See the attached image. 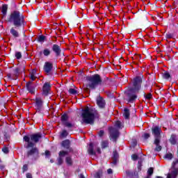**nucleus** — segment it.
I'll use <instances>...</instances> for the list:
<instances>
[{"instance_id": "1", "label": "nucleus", "mask_w": 178, "mask_h": 178, "mask_svg": "<svg viewBox=\"0 0 178 178\" xmlns=\"http://www.w3.org/2000/svg\"><path fill=\"white\" fill-rule=\"evenodd\" d=\"M143 83V76H136L132 80L133 88H131L129 93V102H133L137 99V94L141 88V84Z\"/></svg>"}, {"instance_id": "2", "label": "nucleus", "mask_w": 178, "mask_h": 178, "mask_svg": "<svg viewBox=\"0 0 178 178\" xmlns=\"http://www.w3.org/2000/svg\"><path fill=\"white\" fill-rule=\"evenodd\" d=\"M8 22L13 23L15 27H22L26 24L24 17L17 10H15L10 13Z\"/></svg>"}, {"instance_id": "3", "label": "nucleus", "mask_w": 178, "mask_h": 178, "mask_svg": "<svg viewBox=\"0 0 178 178\" xmlns=\"http://www.w3.org/2000/svg\"><path fill=\"white\" fill-rule=\"evenodd\" d=\"M95 118V112L92 111V108L86 107L82 113V120L86 124H92L94 123V119Z\"/></svg>"}, {"instance_id": "4", "label": "nucleus", "mask_w": 178, "mask_h": 178, "mask_svg": "<svg viewBox=\"0 0 178 178\" xmlns=\"http://www.w3.org/2000/svg\"><path fill=\"white\" fill-rule=\"evenodd\" d=\"M42 136L41 134H33L29 136H24V141L25 143H28L26 148H31L33 145L37 144L40 140H41Z\"/></svg>"}, {"instance_id": "5", "label": "nucleus", "mask_w": 178, "mask_h": 178, "mask_svg": "<svg viewBox=\"0 0 178 178\" xmlns=\"http://www.w3.org/2000/svg\"><path fill=\"white\" fill-rule=\"evenodd\" d=\"M88 87L94 89L97 86H99L102 83V79L99 74H95L92 76L88 77Z\"/></svg>"}, {"instance_id": "6", "label": "nucleus", "mask_w": 178, "mask_h": 178, "mask_svg": "<svg viewBox=\"0 0 178 178\" xmlns=\"http://www.w3.org/2000/svg\"><path fill=\"white\" fill-rule=\"evenodd\" d=\"M109 130L111 138L113 140V141H116V140H118L119 138V131L112 127L109 128Z\"/></svg>"}, {"instance_id": "7", "label": "nucleus", "mask_w": 178, "mask_h": 178, "mask_svg": "<svg viewBox=\"0 0 178 178\" xmlns=\"http://www.w3.org/2000/svg\"><path fill=\"white\" fill-rule=\"evenodd\" d=\"M39 154L38 148L33 147L27 152V156H33V158H38Z\"/></svg>"}, {"instance_id": "8", "label": "nucleus", "mask_w": 178, "mask_h": 178, "mask_svg": "<svg viewBox=\"0 0 178 178\" xmlns=\"http://www.w3.org/2000/svg\"><path fill=\"white\" fill-rule=\"evenodd\" d=\"M42 99L41 97H36L35 99V109L36 111H41L42 108Z\"/></svg>"}, {"instance_id": "9", "label": "nucleus", "mask_w": 178, "mask_h": 178, "mask_svg": "<svg viewBox=\"0 0 178 178\" xmlns=\"http://www.w3.org/2000/svg\"><path fill=\"white\" fill-rule=\"evenodd\" d=\"M152 134L154 136L155 139L159 138V140L161 138V128L159 127H154L152 129Z\"/></svg>"}, {"instance_id": "10", "label": "nucleus", "mask_w": 178, "mask_h": 178, "mask_svg": "<svg viewBox=\"0 0 178 178\" xmlns=\"http://www.w3.org/2000/svg\"><path fill=\"white\" fill-rule=\"evenodd\" d=\"M7 76L10 80H16V79H17V76H19V68H16L14 70L13 74H8Z\"/></svg>"}, {"instance_id": "11", "label": "nucleus", "mask_w": 178, "mask_h": 178, "mask_svg": "<svg viewBox=\"0 0 178 178\" xmlns=\"http://www.w3.org/2000/svg\"><path fill=\"white\" fill-rule=\"evenodd\" d=\"M49 90H51V84H49V83L47 82L44 84L43 88H42L43 95H48V93L49 92Z\"/></svg>"}, {"instance_id": "12", "label": "nucleus", "mask_w": 178, "mask_h": 178, "mask_svg": "<svg viewBox=\"0 0 178 178\" xmlns=\"http://www.w3.org/2000/svg\"><path fill=\"white\" fill-rule=\"evenodd\" d=\"M178 176V168H174L170 173L168 174L167 178H176Z\"/></svg>"}, {"instance_id": "13", "label": "nucleus", "mask_w": 178, "mask_h": 178, "mask_svg": "<svg viewBox=\"0 0 178 178\" xmlns=\"http://www.w3.org/2000/svg\"><path fill=\"white\" fill-rule=\"evenodd\" d=\"M52 51L55 52L56 56H59V55H60V52H62L60 47L58 44H53Z\"/></svg>"}, {"instance_id": "14", "label": "nucleus", "mask_w": 178, "mask_h": 178, "mask_svg": "<svg viewBox=\"0 0 178 178\" xmlns=\"http://www.w3.org/2000/svg\"><path fill=\"white\" fill-rule=\"evenodd\" d=\"M44 70L45 73H50L51 70H52V63L46 62L44 66Z\"/></svg>"}, {"instance_id": "15", "label": "nucleus", "mask_w": 178, "mask_h": 178, "mask_svg": "<svg viewBox=\"0 0 178 178\" xmlns=\"http://www.w3.org/2000/svg\"><path fill=\"white\" fill-rule=\"evenodd\" d=\"M61 145L66 149H70V152H72V149H70V140H63L61 143Z\"/></svg>"}, {"instance_id": "16", "label": "nucleus", "mask_w": 178, "mask_h": 178, "mask_svg": "<svg viewBox=\"0 0 178 178\" xmlns=\"http://www.w3.org/2000/svg\"><path fill=\"white\" fill-rule=\"evenodd\" d=\"M26 88L31 94H34V86H33V82L29 81L26 83Z\"/></svg>"}, {"instance_id": "17", "label": "nucleus", "mask_w": 178, "mask_h": 178, "mask_svg": "<svg viewBox=\"0 0 178 178\" xmlns=\"http://www.w3.org/2000/svg\"><path fill=\"white\" fill-rule=\"evenodd\" d=\"M97 104L99 108H104V106H105V101L101 97L97 98Z\"/></svg>"}, {"instance_id": "18", "label": "nucleus", "mask_w": 178, "mask_h": 178, "mask_svg": "<svg viewBox=\"0 0 178 178\" xmlns=\"http://www.w3.org/2000/svg\"><path fill=\"white\" fill-rule=\"evenodd\" d=\"M10 34H12L13 36H14L15 38H17L19 37V32L16 31V29L15 27H12L10 30Z\"/></svg>"}, {"instance_id": "19", "label": "nucleus", "mask_w": 178, "mask_h": 178, "mask_svg": "<svg viewBox=\"0 0 178 178\" xmlns=\"http://www.w3.org/2000/svg\"><path fill=\"white\" fill-rule=\"evenodd\" d=\"M29 77L32 81H34L37 79V71L35 70H32V72L29 74Z\"/></svg>"}, {"instance_id": "20", "label": "nucleus", "mask_w": 178, "mask_h": 178, "mask_svg": "<svg viewBox=\"0 0 178 178\" xmlns=\"http://www.w3.org/2000/svg\"><path fill=\"white\" fill-rule=\"evenodd\" d=\"M159 143H160L159 138H156L154 140V144L156 145L155 150L158 151V152H159V151H161L162 149V146L159 145Z\"/></svg>"}, {"instance_id": "21", "label": "nucleus", "mask_w": 178, "mask_h": 178, "mask_svg": "<svg viewBox=\"0 0 178 178\" xmlns=\"http://www.w3.org/2000/svg\"><path fill=\"white\" fill-rule=\"evenodd\" d=\"M88 152L90 155H95V152H94V145L92 143H90Z\"/></svg>"}, {"instance_id": "22", "label": "nucleus", "mask_w": 178, "mask_h": 178, "mask_svg": "<svg viewBox=\"0 0 178 178\" xmlns=\"http://www.w3.org/2000/svg\"><path fill=\"white\" fill-rule=\"evenodd\" d=\"M123 116H124V119H129V118H130V110H129V108H124V109Z\"/></svg>"}, {"instance_id": "23", "label": "nucleus", "mask_w": 178, "mask_h": 178, "mask_svg": "<svg viewBox=\"0 0 178 178\" xmlns=\"http://www.w3.org/2000/svg\"><path fill=\"white\" fill-rule=\"evenodd\" d=\"M42 53L43 54L44 56H49L51 55V49L45 48L43 49Z\"/></svg>"}, {"instance_id": "24", "label": "nucleus", "mask_w": 178, "mask_h": 178, "mask_svg": "<svg viewBox=\"0 0 178 178\" xmlns=\"http://www.w3.org/2000/svg\"><path fill=\"white\" fill-rule=\"evenodd\" d=\"M118 156L119 155L118 154V152H113V162H112L113 165H116V162H118Z\"/></svg>"}, {"instance_id": "25", "label": "nucleus", "mask_w": 178, "mask_h": 178, "mask_svg": "<svg viewBox=\"0 0 178 178\" xmlns=\"http://www.w3.org/2000/svg\"><path fill=\"white\" fill-rule=\"evenodd\" d=\"M67 154H69L68 151L61 150V151H60V152L58 154V157L63 159V158H65V156H66V155H67Z\"/></svg>"}, {"instance_id": "26", "label": "nucleus", "mask_w": 178, "mask_h": 178, "mask_svg": "<svg viewBox=\"0 0 178 178\" xmlns=\"http://www.w3.org/2000/svg\"><path fill=\"white\" fill-rule=\"evenodd\" d=\"M1 12L3 16H6V12H8V5H3V6L1 7Z\"/></svg>"}, {"instance_id": "27", "label": "nucleus", "mask_w": 178, "mask_h": 178, "mask_svg": "<svg viewBox=\"0 0 178 178\" xmlns=\"http://www.w3.org/2000/svg\"><path fill=\"white\" fill-rule=\"evenodd\" d=\"M65 127H67L68 129H72V127H74V124L67 121L64 124H63Z\"/></svg>"}, {"instance_id": "28", "label": "nucleus", "mask_w": 178, "mask_h": 178, "mask_svg": "<svg viewBox=\"0 0 178 178\" xmlns=\"http://www.w3.org/2000/svg\"><path fill=\"white\" fill-rule=\"evenodd\" d=\"M170 143L172 145H175L176 144V135H172L170 138Z\"/></svg>"}, {"instance_id": "29", "label": "nucleus", "mask_w": 178, "mask_h": 178, "mask_svg": "<svg viewBox=\"0 0 178 178\" xmlns=\"http://www.w3.org/2000/svg\"><path fill=\"white\" fill-rule=\"evenodd\" d=\"M67 119H69V117H67V115L66 114L61 116V122L63 124L67 122Z\"/></svg>"}, {"instance_id": "30", "label": "nucleus", "mask_w": 178, "mask_h": 178, "mask_svg": "<svg viewBox=\"0 0 178 178\" xmlns=\"http://www.w3.org/2000/svg\"><path fill=\"white\" fill-rule=\"evenodd\" d=\"M65 162H66V163H67V165H72V157L67 156L65 158Z\"/></svg>"}, {"instance_id": "31", "label": "nucleus", "mask_w": 178, "mask_h": 178, "mask_svg": "<svg viewBox=\"0 0 178 178\" xmlns=\"http://www.w3.org/2000/svg\"><path fill=\"white\" fill-rule=\"evenodd\" d=\"M163 79H166L167 80L170 79V74L169 72H165L163 74Z\"/></svg>"}, {"instance_id": "32", "label": "nucleus", "mask_w": 178, "mask_h": 178, "mask_svg": "<svg viewBox=\"0 0 178 178\" xmlns=\"http://www.w3.org/2000/svg\"><path fill=\"white\" fill-rule=\"evenodd\" d=\"M165 159H168V161H170V159H173V154H172L171 153H168L165 154Z\"/></svg>"}, {"instance_id": "33", "label": "nucleus", "mask_w": 178, "mask_h": 178, "mask_svg": "<svg viewBox=\"0 0 178 178\" xmlns=\"http://www.w3.org/2000/svg\"><path fill=\"white\" fill-rule=\"evenodd\" d=\"M69 92H70V94H72V95H76V94H77V90L70 88V89H69Z\"/></svg>"}, {"instance_id": "34", "label": "nucleus", "mask_w": 178, "mask_h": 178, "mask_svg": "<svg viewBox=\"0 0 178 178\" xmlns=\"http://www.w3.org/2000/svg\"><path fill=\"white\" fill-rule=\"evenodd\" d=\"M38 41H39V42H44V41H45V36L44 35H40L38 38Z\"/></svg>"}, {"instance_id": "35", "label": "nucleus", "mask_w": 178, "mask_h": 178, "mask_svg": "<svg viewBox=\"0 0 178 178\" xmlns=\"http://www.w3.org/2000/svg\"><path fill=\"white\" fill-rule=\"evenodd\" d=\"M101 176H102V171H101V170L96 172L95 175V178H101Z\"/></svg>"}, {"instance_id": "36", "label": "nucleus", "mask_w": 178, "mask_h": 178, "mask_svg": "<svg viewBox=\"0 0 178 178\" xmlns=\"http://www.w3.org/2000/svg\"><path fill=\"white\" fill-rule=\"evenodd\" d=\"M108 141L104 140L103 142H102V148H106V147H108Z\"/></svg>"}, {"instance_id": "37", "label": "nucleus", "mask_w": 178, "mask_h": 178, "mask_svg": "<svg viewBox=\"0 0 178 178\" xmlns=\"http://www.w3.org/2000/svg\"><path fill=\"white\" fill-rule=\"evenodd\" d=\"M67 134H69L67 131L63 130L61 133V137H67Z\"/></svg>"}, {"instance_id": "38", "label": "nucleus", "mask_w": 178, "mask_h": 178, "mask_svg": "<svg viewBox=\"0 0 178 178\" xmlns=\"http://www.w3.org/2000/svg\"><path fill=\"white\" fill-rule=\"evenodd\" d=\"M154 173V168H150L147 170V174L149 176H151Z\"/></svg>"}, {"instance_id": "39", "label": "nucleus", "mask_w": 178, "mask_h": 178, "mask_svg": "<svg viewBox=\"0 0 178 178\" xmlns=\"http://www.w3.org/2000/svg\"><path fill=\"white\" fill-rule=\"evenodd\" d=\"M63 163V158L59 157L58 158V165H62Z\"/></svg>"}, {"instance_id": "40", "label": "nucleus", "mask_w": 178, "mask_h": 178, "mask_svg": "<svg viewBox=\"0 0 178 178\" xmlns=\"http://www.w3.org/2000/svg\"><path fill=\"white\" fill-rule=\"evenodd\" d=\"M115 126L118 127V129H120L122 127V122H120V121H116Z\"/></svg>"}, {"instance_id": "41", "label": "nucleus", "mask_w": 178, "mask_h": 178, "mask_svg": "<svg viewBox=\"0 0 178 178\" xmlns=\"http://www.w3.org/2000/svg\"><path fill=\"white\" fill-rule=\"evenodd\" d=\"M15 57L17 58V59H20L22 58V53L19 51L15 53Z\"/></svg>"}, {"instance_id": "42", "label": "nucleus", "mask_w": 178, "mask_h": 178, "mask_svg": "<svg viewBox=\"0 0 178 178\" xmlns=\"http://www.w3.org/2000/svg\"><path fill=\"white\" fill-rule=\"evenodd\" d=\"M145 97L146 99H151V98H152V95L151 93H149L147 95H145Z\"/></svg>"}, {"instance_id": "43", "label": "nucleus", "mask_w": 178, "mask_h": 178, "mask_svg": "<svg viewBox=\"0 0 178 178\" xmlns=\"http://www.w3.org/2000/svg\"><path fill=\"white\" fill-rule=\"evenodd\" d=\"M2 151L4 152V154H8V152H9V149H8V147H3Z\"/></svg>"}, {"instance_id": "44", "label": "nucleus", "mask_w": 178, "mask_h": 178, "mask_svg": "<svg viewBox=\"0 0 178 178\" xmlns=\"http://www.w3.org/2000/svg\"><path fill=\"white\" fill-rule=\"evenodd\" d=\"M131 158L133 161H137L138 156H137V154H132Z\"/></svg>"}, {"instance_id": "45", "label": "nucleus", "mask_w": 178, "mask_h": 178, "mask_svg": "<svg viewBox=\"0 0 178 178\" xmlns=\"http://www.w3.org/2000/svg\"><path fill=\"white\" fill-rule=\"evenodd\" d=\"M166 38H173V35L171 33L166 34Z\"/></svg>"}, {"instance_id": "46", "label": "nucleus", "mask_w": 178, "mask_h": 178, "mask_svg": "<svg viewBox=\"0 0 178 178\" xmlns=\"http://www.w3.org/2000/svg\"><path fill=\"white\" fill-rule=\"evenodd\" d=\"M177 163H178V159H177L175 161H173V163H172V168H175V166H176Z\"/></svg>"}, {"instance_id": "47", "label": "nucleus", "mask_w": 178, "mask_h": 178, "mask_svg": "<svg viewBox=\"0 0 178 178\" xmlns=\"http://www.w3.org/2000/svg\"><path fill=\"white\" fill-rule=\"evenodd\" d=\"M28 169H29V167H28L27 165H24L23 166V170H24V172H26Z\"/></svg>"}, {"instance_id": "48", "label": "nucleus", "mask_w": 178, "mask_h": 178, "mask_svg": "<svg viewBox=\"0 0 178 178\" xmlns=\"http://www.w3.org/2000/svg\"><path fill=\"white\" fill-rule=\"evenodd\" d=\"M45 155H46V156H49L51 155V152L47 150L45 152Z\"/></svg>"}, {"instance_id": "49", "label": "nucleus", "mask_w": 178, "mask_h": 178, "mask_svg": "<svg viewBox=\"0 0 178 178\" xmlns=\"http://www.w3.org/2000/svg\"><path fill=\"white\" fill-rule=\"evenodd\" d=\"M104 131H99V137H102V136H104Z\"/></svg>"}, {"instance_id": "50", "label": "nucleus", "mask_w": 178, "mask_h": 178, "mask_svg": "<svg viewBox=\"0 0 178 178\" xmlns=\"http://www.w3.org/2000/svg\"><path fill=\"white\" fill-rule=\"evenodd\" d=\"M26 178H33V175L31 173H27Z\"/></svg>"}, {"instance_id": "51", "label": "nucleus", "mask_w": 178, "mask_h": 178, "mask_svg": "<svg viewBox=\"0 0 178 178\" xmlns=\"http://www.w3.org/2000/svg\"><path fill=\"white\" fill-rule=\"evenodd\" d=\"M144 138H149V134H144Z\"/></svg>"}, {"instance_id": "52", "label": "nucleus", "mask_w": 178, "mask_h": 178, "mask_svg": "<svg viewBox=\"0 0 178 178\" xmlns=\"http://www.w3.org/2000/svg\"><path fill=\"white\" fill-rule=\"evenodd\" d=\"M112 172H113V171H112V169H111V168H109V169L107 170V173H108V175H112Z\"/></svg>"}, {"instance_id": "53", "label": "nucleus", "mask_w": 178, "mask_h": 178, "mask_svg": "<svg viewBox=\"0 0 178 178\" xmlns=\"http://www.w3.org/2000/svg\"><path fill=\"white\" fill-rule=\"evenodd\" d=\"M97 154H101V149H99V147H97Z\"/></svg>"}, {"instance_id": "54", "label": "nucleus", "mask_w": 178, "mask_h": 178, "mask_svg": "<svg viewBox=\"0 0 178 178\" xmlns=\"http://www.w3.org/2000/svg\"><path fill=\"white\" fill-rule=\"evenodd\" d=\"M5 165H0V169H4Z\"/></svg>"}, {"instance_id": "55", "label": "nucleus", "mask_w": 178, "mask_h": 178, "mask_svg": "<svg viewBox=\"0 0 178 178\" xmlns=\"http://www.w3.org/2000/svg\"><path fill=\"white\" fill-rule=\"evenodd\" d=\"M79 178H86V177H84V175H83V174H81V175H79Z\"/></svg>"}, {"instance_id": "56", "label": "nucleus", "mask_w": 178, "mask_h": 178, "mask_svg": "<svg viewBox=\"0 0 178 178\" xmlns=\"http://www.w3.org/2000/svg\"><path fill=\"white\" fill-rule=\"evenodd\" d=\"M51 162L52 163V162H54L52 160H51Z\"/></svg>"}, {"instance_id": "57", "label": "nucleus", "mask_w": 178, "mask_h": 178, "mask_svg": "<svg viewBox=\"0 0 178 178\" xmlns=\"http://www.w3.org/2000/svg\"><path fill=\"white\" fill-rule=\"evenodd\" d=\"M0 162H2V161H1V159H0Z\"/></svg>"}]
</instances>
